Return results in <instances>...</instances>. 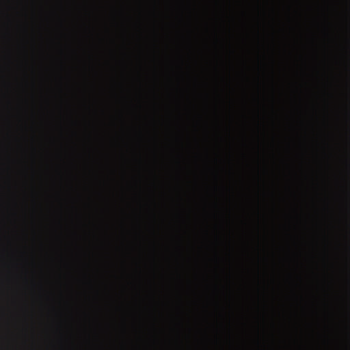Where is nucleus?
<instances>
[{
  "mask_svg": "<svg viewBox=\"0 0 350 350\" xmlns=\"http://www.w3.org/2000/svg\"><path fill=\"white\" fill-rule=\"evenodd\" d=\"M120 197H350V195H120Z\"/></svg>",
  "mask_w": 350,
  "mask_h": 350,
  "instance_id": "nucleus-1",
  "label": "nucleus"
},
{
  "mask_svg": "<svg viewBox=\"0 0 350 350\" xmlns=\"http://www.w3.org/2000/svg\"><path fill=\"white\" fill-rule=\"evenodd\" d=\"M121 200H350V198H121Z\"/></svg>",
  "mask_w": 350,
  "mask_h": 350,
  "instance_id": "nucleus-2",
  "label": "nucleus"
}]
</instances>
